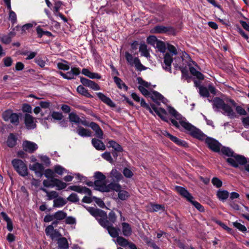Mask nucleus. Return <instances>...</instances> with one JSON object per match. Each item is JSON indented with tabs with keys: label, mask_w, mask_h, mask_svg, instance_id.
I'll return each mask as SVG.
<instances>
[{
	"label": "nucleus",
	"mask_w": 249,
	"mask_h": 249,
	"mask_svg": "<svg viewBox=\"0 0 249 249\" xmlns=\"http://www.w3.org/2000/svg\"><path fill=\"white\" fill-rule=\"evenodd\" d=\"M87 210L98 220L101 226L113 225L116 221L117 216L113 211H111L107 216V213L104 211L99 209L88 207Z\"/></svg>",
	"instance_id": "obj_1"
},
{
	"label": "nucleus",
	"mask_w": 249,
	"mask_h": 249,
	"mask_svg": "<svg viewBox=\"0 0 249 249\" xmlns=\"http://www.w3.org/2000/svg\"><path fill=\"white\" fill-rule=\"evenodd\" d=\"M220 152L229 157L226 160L229 165L233 167L237 168L239 167V164H245L248 162L247 159L245 156L235 153L228 147L222 145Z\"/></svg>",
	"instance_id": "obj_2"
},
{
	"label": "nucleus",
	"mask_w": 249,
	"mask_h": 249,
	"mask_svg": "<svg viewBox=\"0 0 249 249\" xmlns=\"http://www.w3.org/2000/svg\"><path fill=\"white\" fill-rule=\"evenodd\" d=\"M174 117L178 120L179 121L180 124L186 130L189 132V134L193 137L199 140L202 141L205 139L206 135L198 128H197L195 126L189 122H186L182 120V116L177 112Z\"/></svg>",
	"instance_id": "obj_3"
},
{
	"label": "nucleus",
	"mask_w": 249,
	"mask_h": 249,
	"mask_svg": "<svg viewBox=\"0 0 249 249\" xmlns=\"http://www.w3.org/2000/svg\"><path fill=\"white\" fill-rule=\"evenodd\" d=\"M80 82L82 85H79L77 87L76 90L77 92L87 98H92L93 96L91 95L83 86L89 87L94 90H98L100 89V86L95 82L91 81L83 77H80Z\"/></svg>",
	"instance_id": "obj_4"
},
{
	"label": "nucleus",
	"mask_w": 249,
	"mask_h": 249,
	"mask_svg": "<svg viewBox=\"0 0 249 249\" xmlns=\"http://www.w3.org/2000/svg\"><path fill=\"white\" fill-rule=\"evenodd\" d=\"M175 189L180 196L185 198L187 201L192 204L199 212H204V207L198 202L193 200V196L184 187L176 186Z\"/></svg>",
	"instance_id": "obj_5"
},
{
	"label": "nucleus",
	"mask_w": 249,
	"mask_h": 249,
	"mask_svg": "<svg viewBox=\"0 0 249 249\" xmlns=\"http://www.w3.org/2000/svg\"><path fill=\"white\" fill-rule=\"evenodd\" d=\"M213 107L221 109L230 118H234L236 116L235 113L231 106L226 104L224 101L219 97H215L213 100Z\"/></svg>",
	"instance_id": "obj_6"
},
{
	"label": "nucleus",
	"mask_w": 249,
	"mask_h": 249,
	"mask_svg": "<svg viewBox=\"0 0 249 249\" xmlns=\"http://www.w3.org/2000/svg\"><path fill=\"white\" fill-rule=\"evenodd\" d=\"M11 162L14 169L20 176L25 177L28 175L27 165L22 160L15 159L13 160Z\"/></svg>",
	"instance_id": "obj_7"
},
{
	"label": "nucleus",
	"mask_w": 249,
	"mask_h": 249,
	"mask_svg": "<svg viewBox=\"0 0 249 249\" xmlns=\"http://www.w3.org/2000/svg\"><path fill=\"white\" fill-rule=\"evenodd\" d=\"M117 182H111L108 185H106V183L105 184H102L101 185H99L98 184L99 182L98 181L96 182V184L97 187H100L98 189V191L102 192H109L111 191H115L116 192L119 191V190L121 189V186Z\"/></svg>",
	"instance_id": "obj_8"
},
{
	"label": "nucleus",
	"mask_w": 249,
	"mask_h": 249,
	"mask_svg": "<svg viewBox=\"0 0 249 249\" xmlns=\"http://www.w3.org/2000/svg\"><path fill=\"white\" fill-rule=\"evenodd\" d=\"M152 32L155 34H168L174 36L176 35L175 29L171 26L157 25L152 29Z\"/></svg>",
	"instance_id": "obj_9"
},
{
	"label": "nucleus",
	"mask_w": 249,
	"mask_h": 249,
	"mask_svg": "<svg viewBox=\"0 0 249 249\" xmlns=\"http://www.w3.org/2000/svg\"><path fill=\"white\" fill-rule=\"evenodd\" d=\"M208 147L213 152L219 153L222 144L216 139L208 137L205 139Z\"/></svg>",
	"instance_id": "obj_10"
},
{
	"label": "nucleus",
	"mask_w": 249,
	"mask_h": 249,
	"mask_svg": "<svg viewBox=\"0 0 249 249\" xmlns=\"http://www.w3.org/2000/svg\"><path fill=\"white\" fill-rule=\"evenodd\" d=\"M210 92L215 95L216 94V89L212 84H209L208 88L203 86L200 87L199 90V94L203 98L209 97L210 96Z\"/></svg>",
	"instance_id": "obj_11"
},
{
	"label": "nucleus",
	"mask_w": 249,
	"mask_h": 249,
	"mask_svg": "<svg viewBox=\"0 0 249 249\" xmlns=\"http://www.w3.org/2000/svg\"><path fill=\"white\" fill-rule=\"evenodd\" d=\"M71 190L80 194H87L89 196H92V192L89 188L80 185H72L69 186L67 191Z\"/></svg>",
	"instance_id": "obj_12"
},
{
	"label": "nucleus",
	"mask_w": 249,
	"mask_h": 249,
	"mask_svg": "<svg viewBox=\"0 0 249 249\" xmlns=\"http://www.w3.org/2000/svg\"><path fill=\"white\" fill-rule=\"evenodd\" d=\"M36 121L30 114L26 113L24 116V123L28 129H33L36 126Z\"/></svg>",
	"instance_id": "obj_13"
},
{
	"label": "nucleus",
	"mask_w": 249,
	"mask_h": 249,
	"mask_svg": "<svg viewBox=\"0 0 249 249\" xmlns=\"http://www.w3.org/2000/svg\"><path fill=\"white\" fill-rule=\"evenodd\" d=\"M29 168L34 171L36 176L38 177H41L43 175L44 167L41 163L36 162L33 165H30Z\"/></svg>",
	"instance_id": "obj_14"
},
{
	"label": "nucleus",
	"mask_w": 249,
	"mask_h": 249,
	"mask_svg": "<svg viewBox=\"0 0 249 249\" xmlns=\"http://www.w3.org/2000/svg\"><path fill=\"white\" fill-rule=\"evenodd\" d=\"M23 148L24 151L33 153L38 148V146L34 142L25 141L23 142Z\"/></svg>",
	"instance_id": "obj_15"
},
{
	"label": "nucleus",
	"mask_w": 249,
	"mask_h": 249,
	"mask_svg": "<svg viewBox=\"0 0 249 249\" xmlns=\"http://www.w3.org/2000/svg\"><path fill=\"white\" fill-rule=\"evenodd\" d=\"M173 62L172 56L169 53H166L164 57V64L165 65H162V68L166 71L172 72L171 64Z\"/></svg>",
	"instance_id": "obj_16"
},
{
	"label": "nucleus",
	"mask_w": 249,
	"mask_h": 249,
	"mask_svg": "<svg viewBox=\"0 0 249 249\" xmlns=\"http://www.w3.org/2000/svg\"><path fill=\"white\" fill-rule=\"evenodd\" d=\"M89 127L95 132V135L98 139H103V131L97 123L91 122L89 124Z\"/></svg>",
	"instance_id": "obj_17"
},
{
	"label": "nucleus",
	"mask_w": 249,
	"mask_h": 249,
	"mask_svg": "<svg viewBox=\"0 0 249 249\" xmlns=\"http://www.w3.org/2000/svg\"><path fill=\"white\" fill-rule=\"evenodd\" d=\"M102 226L107 230L108 233L112 237L117 238V237L119 236V235L120 231L119 228L114 227L113 225Z\"/></svg>",
	"instance_id": "obj_18"
},
{
	"label": "nucleus",
	"mask_w": 249,
	"mask_h": 249,
	"mask_svg": "<svg viewBox=\"0 0 249 249\" xmlns=\"http://www.w3.org/2000/svg\"><path fill=\"white\" fill-rule=\"evenodd\" d=\"M94 177L96 179V180L94 181V189L98 191V189L100 188V187H97L96 184V182L98 181L99 183L98 184L99 185H101L102 184H105V182H103L106 179V176L101 172L97 171L95 172Z\"/></svg>",
	"instance_id": "obj_19"
},
{
	"label": "nucleus",
	"mask_w": 249,
	"mask_h": 249,
	"mask_svg": "<svg viewBox=\"0 0 249 249\" xmlns=\"http://www.w3.org/2000/svg\"><path fill=\"white\" fill-rule=\"evenodd\" d=\"M76 133L82 137H89L91 136V131L82 126H79L76 128Z\"/></svg>",
	"instance_id": "obj_20"
},
{
	"label": "nucleus",
	"mask_w": 249,
	"mask_h": 249,
	"mask_svg": "<svg viewBox=\"0 0 249 249\" xmlns=\"http://www.w3.org/2000/svg\"><path fill=\"white\" fill-rule=\"evenodd\" d=\"M91 143L93 147L97 150L103 151L106 149V147L103 142L99 139H92Z\"/></svg>",
	"instance_id": "obj_21"
},
{
	"label": "nucleus",
	"mask_w": 249,
	"mask_h": 249,
	"mask_svg": "<svg viewBox=\"0 0 249 249\" xmlns=\"http://www.w3.org/2000/svg\"><path fill=\"white\" fill-rule=\"evenodd\" d=\"M97 95L102 102L109 107H114L115 106V104L112 102V101L103 93L98 92L97 93Z\"/></svg>",
	"instance_id": "obj_22"
},
{
	"label": "nucleus",
	"mask_w": 249,
	"mask_h": 249,
	"mask_svg": "<svg viewBox=\"0 0 249 249\" xmlns=\"http://www.w3.org/2000/svg\"><path fill=\"white\" fill-rule=\"evenodd\" d=\"M110 177L112 178L113 181L117 182L123 178L121 173L115 168L112 169L110 172Z\"/></svg>",
	"instance_id": "obj_23"
},
{
	"label": "nucleus",
	"mask_w": 249,
	"mask_h": 249,
	"mask_svg": "<svg viewBox=\"0 0 249 249\" xmlns=\"http://www.w3.org/2000/svg\"><path fill=\"white\" fill-rule=\"evenodd\" d=\"M122 232L124 236L129 237L132 233V228L129 224L126 222L122 223Z\"/></svg>",
	"instance_id": "obj_24"
},
{
	"label": "nucleus",
	"mask_w": 249,
	"mask_h": 249,
	"mask_svg": "<svg viewBox=\"0 0 249 249\" xmlns=\"http://www.w3.org/2000/svg\"><path fill=\"white\" fill-rule=\"evenodd\" d=\"M226 102L230 103L233 107H236V111L238 114L241 115H246L247 114V112L245 109L240 106H236L237 104L233 100L229 99Z\"/></svg>",
	"instance_id": "obj_25"
},
{
	"label": "nucleus",
	"mask_w": 249,
	"mask_h": 249,
	"mask_svg": "<svg viewBox=\"0 0 249 249\" xmlns=\"http://www.w3.org/2000/svg\"><path fill=\"white\" fill-rule=\"evenodd\" d=\"M107 146L108 148H112L116 151H123L122 146L114 140H109L107 142Z\"/></svg>",
	"instance_id": "obj_26"
},
{
	"label": "nucleus",
	"mask_w": 249,
	"mask_h": 249,
	"mask_svg": "<svg viewBox=\"0 0 249 249\" xmlns=\"http://www.w3.org/2000/svg\"><path fill=\"white\" fill-rule=\"evenodd\" d=\"M17 137L13 133H10L6 141L7 145L10 148L14 147L17 144Z\"/></svg>",
	"instance_id": "obj_27"
},
{
	"label": "nucleus",
	"mask_w": 249,
	"mask_h": 249,
	"mask_svg": "<svg viewBox=\"0 0 249 249\" xmlns=\"http://www.w3.org/2000/svg\"><path fill=\"white\" fill-rule=\"evenodd\" d=\"M150 97L152 101L157 103L158 105H160V103L157 102V100L163 102V100L164 99V97L163 95L156 90L152 91Z\"/></svg>",
	"instance_id": "obj_28"
},
{
	"label": "nucleus",
	"mask_w": 249,
	"mask_h": 249,
	"mask_svg": "<svg viewBox=\"0 0 249 249\" xmlns=\"http://www.w3.org/2000/svg\"><path fill=\"white\" fill-rule=\"evenodd\" d=\"M1 216L4 221L7 223V229L9 231H11L13 230V223L11 219L7 215V214L4 212L0 213Z\"/></svg>",
	"instance_id": "obj_29"
},
{
	"label": "nucleus",
	"mask_w": 249,
	"mask_h": 249,
	"mask_svg": "<svg viewBox=\"0 0 249 249\" xmlns=\"http://www.w3.org/2000/svg\"><path fill=\"white\" fill-rule=\"evenodd\" d=\"M113 80L114 83L117 85V87L120 89H122L123 88L124 89L125 91H127L128 90V87L126 85V84L122 80V79L117 77V76H114L113 77Z\"/></svg>",
	"instance_id": "obj_30"
},
{
	"label": "nucleus",
	"mask_w": 249,
	"mask_h": 249,
	"mask_svg": "<svg viewBox=\"0 0 249 249\" xmlns=\"http://www.w3.org/2000/svg\"><path fill=\"white\" fill-rule=\"evenodd\" d=\"M37 37L41 38L43 35H45L48 37H54V36L51 32L47 31H44L40 26H38L36 28Z\"/></svg>",
	"instance_id": "obj_31"
},
{
	"label": "nucleus",
	"mask_w": 249,
	"mask_h": 249,
	"mask_svg": "<svg viewBox=\"0 0 249 249\" xmlns=\"http://www.w3.org/2000/svg\"><path fill=\"white\" fill-rule=\"evenodd\" d=\"M53 183V187L56 186L57 187V190H60L65 189L67 187V184L63 182L59 179L55 178L52 180Z\"/></svg>",
	"instance_id": "obj_32"
},
{
	"label": "nucleus",
	"mask_w": 249,
	"mask_h": 249,
	"mask_svg": "<svg viewBox=\"0 0 249 249\" xmlns=\"http://www.w3.org/2000/svg\"><path fill=\"white\" fill-rule=\"evenodd\" d=\"M216 196L220 200L224 201L228 198L229 193L227 190H219L216 192Z\"/></svg>",
	"instance_id": "obj_33"
},
{
	"label": "nucleus",
	"mask_w": 249,
	"mask_h": 249,
	"mask_svg": "<svg viewBox=\"0 0 249 249\" xmlns=\"http://www.w3.org/2000/svg\"><path fill=\"white\" fill-rule=\"evenodd\" d=\"M155 112L162 120L166 122H168L167 118L166 117L167 112L164 108L161 107L158 108L157 111H155Z\"/></svg>",
	"instance_id": "obj_34"
},
{
	"label": "nucleus",
	"mask_w": 249,
	"mask_h": 249,
	"mask_svg": "<svg viewBox=\"0 0 249 249\" xmlns=\"http://www.w3.org/2000/svg\"><path fill=\"white\" fill-rule=\"evenodd\" d=\"M57 244L59 248L61 249H68L69 248L68 242L65 237L59 238L58 239Z\"/></svg>",
	"instance_id": "obj_35"
},
{
	"label": "nucleus",
	"mask_w": 249,
	"mask_h": 249,
	"mask_svg": "<svg viewBox=\"0 0 249 249\" xmlns=\"http://www.w3.org/2000/svg\"><path fill=\"white\" fill-rule=\"evenodd\" d=\"M67 203V201L61 197H59L53 200V207L59 208L64 206Z\"/></svg>",
	"instance_id": "obj_36"
},
{
	"label": "nucleus",
	"mask_w": 249,
	"mask_h": 249,
	"mask_svg": "<svg viewBox=\"0 0 249 249\" xmlns=\"http://www.w3.org/2000/svg\"><path fill=\"white\" fill-rule=\"evenodd\" d=\"M69 119L71 123H75L76 124H80L81 121L80 117L74 112H71L69 113Z\"/></svg>",
	"instance_id": "obj_37"
},
{
	"label": "nucleus",
	"mask_w": 249,
	"mask_h": 249,
	"mask_svg": "<svg viewBox=\"0 0 249 249\" xmlns=\"http://www.w3.org/2000/svg\"><path fill=\"white\" fill-rule=\"evenodd\" d=\"M11 35L14 36L15 34L10 32L7 35H2L0 36V41L5 44H8L11 42Z\"/></svg>",
	"instance_id": "obj_38"
},
{
	"label": "nucleus",
	"mask_w": 249,
	"mask_h": 249,
	"mask_svg": "<svg viewBox=\"0 0 249 249\" xmlns=\"http://www.w3.org/2000/svg\"><path fill=\"white\" fill-rule=\"evenodd\" d=\"M150 206V212H158L159 211L163 212L165 211V207L163 205L151 203Z\"/></svg>",
	"instance_id": "obj_39"
},
{
	"label": "nucleus",
	"mask_w": 249,
	"mask_h": 249,
	"mask_svg": "<svg viewBox=\"0 0 249 249\" xmlns=\"http://www.w3.org/2000/svg\"><path fill=\"white\" fill-rule=\"evenodd\" d=\"M139 51L141 53V55L146 58L150 57V54L147 50V46L144 43L141 44L139 48Z\"/></svg>",
	"instance_id": "obj_40"
},
{
	"label": "nucleus",
	"mask_w": 249,
	"mask_h": 249,
	"mask_svg": "<svg viewBox=\"0 0 249 249\" xmlns=\"http://www.w3.org/2000/svg\"><path fill=\"white\" fill-rule=\"evenodd\" d=\"M134 64L136 68L140 71L145 70L147 68L143 66L141 63L138 57H135L134 59Z\"/></svg>",
	"instance_id": "obj_41"
},
{
	"label": "nucleus",
	"mask_w": 249,
	"mask_h": 249,
	"mask_svg": "<svg viewBox=\"0 0 249 249\" xmlns=\"http://www.w3.org/2000/svg\"><path fill=\"white\" fill-rule=\"evenodd\" d=\"M178 69L181 72L182 77L183 78H185V80H187L188 82H189L190 80L192 78V77L189 75L187 69L181 66H179Z\"/></svg>",
	"instance_id": "obj_42"
},
{
	"label": "nucleus",
	"mask_w": 249,
	"mask_h": 249,
	"mask_svg": "<svg viewBox=\"0 0 249 249\" xmlns=\"http://www.w3.org/2000/svg\"><path fill=\"white\" fill-rule=\"evenodd\" d=\"M54 219L57 220H62L67 216L66 213L63 211H58L54 213Z\"/></svg>",
	"instance_id": "obj_43"
},
{
	"label": "nucleus",
	"mask_w": 249,
	"mask_h": 249,
	"mask_svg": "<svg viewBox=\"0 0 249 249\" xmlns=\"http://www.w3.org/2000/svg\"><path fill=\"white\" fill-rule=\"evenodd\" d=\"M116 242L119 245L123 247H126L129 244V242L127 239L120 236L116 238Z\"/></svg>",
	"instance_id": "obj_44"
},
{
	"label": "nucleus",
	"mask_w": 249,
	"mask_h": 249,
	"mask_svg": "<svg viewBox=\"0 0 249 249\" xmlns=\"http://www.w3.org/2000/svg\"><path fill=\"white\" fill-rule=\"evenodd\" d=\"M155 46L158 49V51L161 53H164L166 51V48L165 44L162 41L159 40Z\"/></svg>",
	"instance_id": "obj_45"
},
{
	"label": "nucleus",
	"mask_w": 249,
	"mask_h": 249,
	"mask_svg": "<svg viewBox=\"0 0 249 249\" xmlns=\"http://www.w3.org/2000/svg\"><path fill=\"white\" fill-rule=\"evenodd\" d=\"M117 192H118V198L122 200H126L130 196L129 193L127 191L125 190H122L121 189Z\"/></svg>",
	"instance_id": "obj_46"
},
{
	"label": "nucleus",
	"mask_w": 249,
	"mask_h": 249,
	"mask_svg": "<svg viewBox=\"0 0 249 249\" xmlns=\"http://www.w3.org/2000/svg\"><path fill=\"white\" fill-rule=\"evenodd\" d=\"M233 226L238 229L239 231L243 232H246L247 231V228L243 225L238 222L237 221L234 222L232 223Z\"/></svg>",
	"instance_id": "obj_47"
},
{
	"label": "nucleus",
	"mask_w": 249,
	"mask_h": 249,
	"mask_svg": "<svg viewBox=\"0 0 249 249\" xmlns=\"http://www.w3.org/2000/svg\"><path fill=\"white\" fill-rule=\"evenodd\" d=\"M11 123L18 125L19 124V116L16 113L11 114L10 119L9 120Z\"/></svg>",
	"instance_id": "obj_48"
},
{
	"label": "nucleus",
	"mask_w": 249,
	"mask_h": 249,
	"mask_svg": "<svg viewBox=\"0 0 249 249\" xmlns=\"http://www.w3.org/2000/svg\"><path fill=\"white\" fill-rule=\"evenodd\" d=\"M102 157L110 163L114 162L113 158L111 156L110 152L106 151L101 155Z\"/></svg>",
	"instance_id": "obj_49"
},
{
	"label": "nucleus",
	"mask_w": 249,
	"mask_h": 249,
	"mask_svg": "<svg viewBox=\"0 0 249 249\" xmlns=\"http://www.w3.org/2000/svg\"><path fill=\"white\" fill-rule=\"evenodd\" d=\"M57 68L59 70L64 71H68L70 69V66L68 65V62L66 61H64V62H59L57 63Z\"/></svg>",
	"instance_id": "obj_50"
},
{
	"label": "nucleus",
	"mask_w": 249,
	"mask_h": 249,
	"mask_svg": "<svg viewBox=\"0 0 249 249\" xmlns=\"http://www.w3.org/2000/svg\"><path fill=\"white\" fill-rule=\"evenodd\" d=\"M67 199L68 201L72 203H76L79 201L78 196L75 193H71Z\"/></svg>",
	"instance_id": "obj_51"
},
{
	"label": "nucleus",
	"mask_w": 249,
	"mask_h": 249,
	"mask_svg": "<svg viewBox=\"0 0 249 249\" xmlns=\"http://www.w3.org/2000/svg\"><path fill=\"white\" fill-rule=\"evenodd\" d=\"M213 185L216 188H219L222 186V181L217 177H213L212 179Z\"/></svg>",
	"instance_id": "obj_52"
},
{
	"label": "nucleus",
	"mask_w": 249,
	"mask_h": 249,
	"mask_svg": "<svg viewBox=\"0 0 249 249\" xmlns=\"http://www.w3.org/2000/svg\"><path fill=\"white\" fill-rule=\"evenodd\" d=\"M157 38L154 36H151L147 37V42L148 44H150L153 46L156 45V44L159 41Z\"/></svg>",
	"instance_id": "obj_53"
},
{
	"label": "nucleus",
	"mask_w": 249,
	"mask_h": 249,
	"mask_svg": "<svg viewBox=\"0 0 249 249\" xmlns=\"http://www.w3.org/2000/svg\"><path fill=\"white\" fill-rule=\"evenodd\" d=\"M54 172L59 175H62L64 172H66L67 170L59 165H56L54 167Z\"/></svg>",
	"instance_id": "obj_54"
},
{
	"label": "nucleus",
	"mask_w": 249,
	"mask_h": 249,
	"mask_svg": "<svg viewBox=\"0 0 249 249\" xmlns=\"http://www.w3.org/2000/svg\"><path fill=\"white\" fill-rule=\"evenodd\" d=\"M22 55H27V57L26 58V60H30L34 58L37 54V53L35 52H29L28 51L23 52L21 53Z\"/></svg>",
	"instance_id": "obj_55"
},
{
	"label": "nucleus",
	"mask_w": 249,
	"mask_h": 249,
	"mask_svg": "<svg viewBox=\"0 0 249 249\" xmlns=\"http://www.w3.org/2000/svg\"><path fill=\"white\" fill-rule=\"evenodd\" d=\"M125 57L127 61V62L131 65L133 66L134 65V59L132 55L129 53L128 52H125Z\"/></svg>",
	"instance_id": "obj_56"
},
{
	"label": "nucleus",
	"mask_w": 249,
	"mask_h": 249,
	"mask_svg": "<svg viewBox=\"0 0 249 249\" xmlns=\"http://www.w3.org/2000/svg\"><path fill=\"white\" fill-rule=\"evenodd\" d=\"M43 175L48 179L54 178V172L51 169H47L45 170L44 171V173H43Z\"/></svg>",
	"instance_id": "obj_57"
},
{
	"label": "nucleus",
	"mask_w": 249,
	"mask_h": 249,
	"mask_svg": "<svg viewBox=\"0 0 249 249\" xmlns=\"http://www.w3.org/2000/svg\"><path fill=\"white\" fill-rule=\"evenodd\" d=\"M141 102V107L146 108L147 110H148L149 111V112L152 114H153L154 115V113L152 111V110L151 109V107H150V106L148 105V104H147L144 100L142 98L141 100H140V101Z\"/></svg>",
	"instance_id": "obj_58"
},
{
	"label": "nucleus",
	"mask_w": 249,
	"mask_h": 249,
	"mask_svg": "<svg viewBox=\"0 0 249 249\" xmlns=\"http://www.w3.org/2000/svg\"><path fill=\"white\" fill-rule=\"evenodd\" d=\"M13 113L11 110H7L2 113V118L5 121H9L11 114Z\"/></svg>",
	"instance_id": "obj_59"
},
{
	"label": "nucleus",
	"mask_w": 249,
	"mask_h": 249,
	"mask_svg": "<svg viewBox=\"0 0 249 249\" xmlns=\"http://www.w3.org/2000/svg\"><path fill=\"white\" fill-rule=\"evenodd\" d=\"M9 20L11 21L12 24H14L17 22V15L13 11H9Z\"/></svg>",
	"instance_id": "obj_60"
},
{
	"label": "nucleus",
	"mask_w": 249,
	"mask_h": 249,
	"mask_svg": "<svg viewBox=\"0 0 249 249\" xmlns=\"http://www.w3.org/2000/svg\"><path fill=\"white\" fill-rule=\"evenodd\" d=\"M52 117L54 120L60 121L62 119L63 116L61 112L53 111L52 114Z\"/></svg>",
	"instance_id": "obj_61"
},
{
	"label": "nucleus",
	"mask_w": 249,
	"mask_h": 249,
	"mask_svg": "<svg viewBox=\"0 0 249 249\" xmlns=\"http://www.w3.org/2000/svg\"><path fill=\"white\" fill-rule=\"evenodd\" d=\"M215 223L221 227L223 229L226 230L228 232L231 233L232 231V229L228 227L224 223L222 222L219 220H216Z\"/></svg>",
	"instance_id": "obj_62"
},
{
	"label": "nucleus",
	"mask_w": 249,
	"mask_h": 249,
	"mask_svg": "<svg viewBox=\"0 0 249 249\" xmlns=\"http://www.w3.org/2000/svg\"><path fill=\"white\" fill-rule=\"evenodd\" d=\"M137 80L138 81L139 84H140L144 88H148L150 85V83H148L142 79V77H139L137 78Z\"/></svg>",
	"instance_id": "obj_63"
},
{
	"label": "nucleus",
	"mask_w": 249,
	"mask_h": 249,
	"mask_svg": "<svg viewBox=\"0 0 249 249\" xmlns=\"http://www.w3.org/2000/svg\"><path fill=\"white\" fill-rule=\"evenodd\" d=\"M93 199L96 203L101 208H104L105 204L104 201L100 198H98L96 196H93Z\"/></svg>",
	"instance_id": "obj_64"
}]
</instances>
